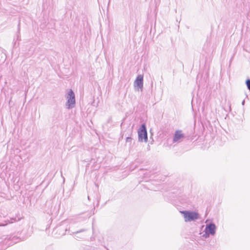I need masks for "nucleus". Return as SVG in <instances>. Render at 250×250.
<instances>
[{
	"label": "nucleus",
	"mask_w": 250,
	"mask_h": 250,
	"mask_svg": "<svg viewBox=\"0 0 250 250\" xmlns=\"http://www.w3.org/2000/svg\"><path fill=\"white\" fill-rule=\"evenodd\" d=\"M76 237L77 238H81V237H80V235H78V236H76Z\"/></svg>",
	"instance_id": "4468645a"
},
{
	"label": "nucleus",
	"mask_w": 250,
	"mask_h": 250,
	"mask_svg": "<svg viewBox=\"0 0 250 250\" xmlns=\"http://www.w3.org/2000/svg\"><path fill=\"white\" fill-rule=\"evenodd\" d=\"M185 137V134L183 133L182 131L179 130H176L173 136V143H180L181 142Z\"/></svg>",
	"instance_id": "39448f33"
},
{
	"label": "nucleus",
	"mask_w": 250,
	"mask_h": 250,
	"mask_svg": "<svg viewBox=\"0 0 250 250\" xmlns=\"http://www.w3.org/2000/svg\"><path fill=\"white\" fill-rule=\"evenodd\" d=\"M132 139L130 137H127L126 139V142L130 143L131 142Z\"/></svg>",
	"instance_id": "6e6552de"
},
{
	"label": "nucleus",
	"mask_w": 250,
	"mask_h": 250,
	"mask_svg": "<svg viewBox=\"0 0 250 250\" xmlns=\"http://www.w3.org/2000/svg\"><path fill=\"white\" fill-rule=\"evenodd\" d=\"M67 100L66 106L68 109H71L75 105V95L72 89H69L65 95Z\"/></svg>",
	"instance_id": "f03ea898"
},
{
	"label": "nucleus",
	"mask_w": 250,
	"mask_h": 250,
	"mask_svg": "<svg viewBox=\"0 0 250 250\" xmlns=\"http://www.w3.org/2000/svg\"><path fill=\"white\" fill-rule=\"evenodd\" d=\"M216 226L213 223H210L206 226L205 231L211 235H214L215 233Z\"/></svg>",
	"instance_id": "423d86ee"
},
{
	"label": "nucleus",
	"mask_w": 250,
	"mask_h": 250,
	"mask_svg": "<svg viewBox=\"0 0 250 250\" xmlns=\"http://www.w3.org/2000/svg\"><path fill=\"white\" fill-rule=\"evenodd\" d=\"M203 236L206 238L209 236V234L206 231L205 234H203Z\"/></svg>",
	"instance_id": "1a4fd4ad"
},
{
	"label": "nucleus",
	"mask_w": 250,
	"mask_h": 250,
	"mask_svg": "<svg viewBox=\"0 0 250 250\" xmlns=\"http://www.w3.org/2000/svg\"><path fill=\"white\" fill-rule=\"evenodd\" d=\"M143 75H139L134 82V87L137 90H142L143 87Z\"/></svg>",
	"instance_id": "20e7f679"
},
{
	"label": "nucleus",
	"mask_w": 250,
	"mask_h": 250,
	"mask_svg": "<svg viewBox=\"0 0 250 250\" xmlns=\"http://www.w3.org/2000/svg\"><path fill=\"white\" fill-rule=\"evenodd\" d=\"M244 103H245V101L244 100L243 102H242V105H244Z\"/></svg>",
	"instance_id": "f8f14e48"
},
{
	"label": "nucleus",
	"mask_w": 250,
	"mask_h": 250,
	"mask_svg": "<svg viewBox=\"0 0 250 250\" xmlns=\"http://www.w3.org/2000/svg\"><path fill=\"white\" fill-rule=\"evenodd\" d=\"M7 224V223H6L5 224H0V226H5Z\"/></svg>",
	"instance_id": "9b49d317"
},
{
	"label": "nucleus",
	"mask_w": 250,
	"mask_h": 250,
	"mask_svg": "<svg viewBox=\"0 0 250 250\" xmlns=\"http://www.w3.org/2000/svg\"><path fill=\"white\" fill-rule=\"evenodd\" d=\"M180 212L183 215L185 221L186 222L195 221L199 219V214L193 211H181Z\"/></svg>",
	"instance_id": "f257e3e1"
},
{
	"label": "nucleus",
	"mask_w": 250,
	"mask_h": 250,
	"mask_svg": "<svg viewBox=\"0 0 250 250\" xmlns=\"http://www.w3.org/2000/svg\"><path fill=\"white\" fill-rule=\"evenodd\" d=\"M246 84H247L248 88L250 90V80H247Z\"/></svg>",
	"instance_id": "0eeeda50"
},
{
	"label": "nucleus",
	"mask_w": 250,
	"mask_h": 250,
	"mask_svg": "<svg viewBox=\"0 0 250 250\" xmlns=\"http://www.w3.org/2000/svg\"><path fill=\"white\" fill-rule=\"evenodd\" d=\"M76 237L77 238H81V237H80V235H78V236H76Z\"/></svg>",
	"instance_id": "ddd939ff"
},
{
	"label": "nucleus",
	"mask_w": 250,
	"mask_h": 250,
	"mask_svg": "<svg viewBox=\"0 0 250 250\" xmlns=\"http://www.w3.org/2000/svg\"><path fill=\"white\" fill-rule=\"evenodd\" d=\"M84 230V229H82L80 231H78L76 232H74V233H76V234H78L79 232H82V231H83Z\"/></svg>",
	"instance_id": "9d476101"
},
{
	"label": "nucleus",
	"mask_w": 250,
	"mask_h": 250,
	"mask_svg": "<svg viewBox=\"0 0 250 250\" xmlns=\"http://www.w3.org/2000/svg\"><path fill=\"white\" fill-rule=\"evenodd\" d=\"M138 140L139 142H147V134L146 126L145 124L142 125L139 128L138 131Z\"/></svg>",
	"instance_id": "7ed1b4c3"
}]
</instances>
